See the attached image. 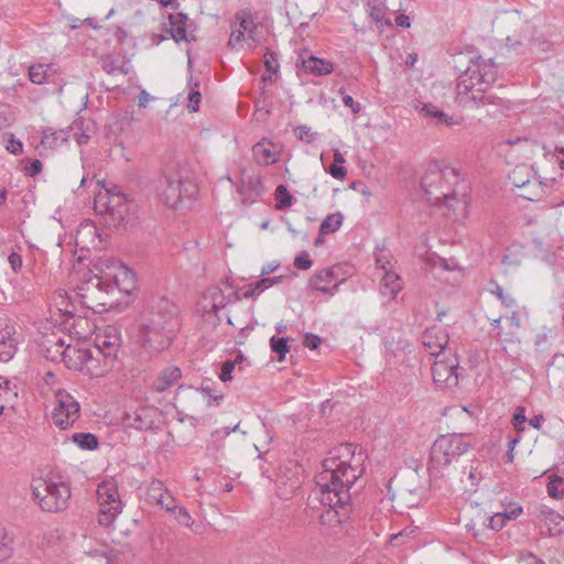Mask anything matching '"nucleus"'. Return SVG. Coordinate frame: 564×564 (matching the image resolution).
Instances as JSON below:
<instances>
[{
  "label": "nucleus",
  "mask_w": 564,
  "mask_h": 564,
  "mask_svg": "<svg viewBox=\"0 0 564 564\" xmlns=\"http://www.w3.org/2000/svg\"><path fill=\"white\" fill-rule=\"evenodd\" d=\"M350 444H341L328 452L321 463L319 470V524L326 527L329 534H336L341 528L344 509L347 499L346 485L352 484L355 475L347 462Z\"/></svg>",
  "instance_id": "1"
},
{
  "label": "nucleus",
  "mask_w": 564,
  "mask_h": 564,
  "mask_svg": "<svg viewBox=\"0 0 564 564\" xmlns=\"http://www.w3.org/2000/svg\"><path fill=\"white\" fill-rule=\"evenodd\" d=\"M180 329V308L163 296L153 301L141 316L138 340L145 351L158 354L172 345Z\"/></svg>",
  "instance_id": "2"
},
{
  "label": "nucleus",
  "mask_w": 564,
  "mask_h": 564,
  "mask_svg": "<svg viewBox=\"0 0 564 564\" xmlns=\"http://www.w3.org/2000/svg\"><path fill=\"white\" fill-rule=\"evenodd\" d=\"M498 66L492 58L477 57L469 61L457 82V102L465 108L497 106L508 108V100L497 96L492 85L498 78Z\"/></svg>",
  "instance_id": "3"
},
{
  "label": "nucleus",
  "mask_w": 564,
  "mask_h": 564,
  "mask_svg": "<svg viewBox=\"0 0 564 564\" xmlns=\"http://www.w3.org/2000/svg\"><path fill=\"white\" fill-rule=\"evenodd\" d=\"M155 191L162 203L178 209L185 199L191 202L196 196L198 187L188 171L169 167L158 178Z\"/></svg>",
  "instance_id": "4"
},
{
  "label": "nucleus",
  "mask_w": 564,
  "mask_h": 564,
  "mask_svg": "<svg viewBox=\"0 0 564 564\" xmlns=\"http://www.w3.org/2000/svg\"><path fill=\"white\" fill-rule=\"evenodd\" d=\"M31 489L34 499L44 512H61L68 506L70 488L61 479L54 477L33 479Z\"/></svg>",
  "instance_id": "5"
},
{
  "label": "nucleus",
  "mask_w": 564,
  "mask_h": 564,
  "mask_svg": "<svg viewBox=\"0 0 564 564\" xmlns=\"http://www.w3.org/2000/svg\"><path fill=\"white\" fill-rule=\"evenodd\" d=\"M470 447L464 434H452L438 436L430 453L429 469L431 473L441 474L444 468L465 454Z\"/></svg>",
  "instance_id": "6"
},
{
  "label": "nucleus",
  "mask_w": 564,
  "mask_h": 564,
  "mask_svg": "<svg viewBox=\"0 0 564 564\" xmlns=\"http://www.w3.org/2000/svg\"><path fill=\"white\" fill-rule=\"evenodd\" d=\"M97 272L91 271V275L84 279L77 286L78 295L82 297L83 303L93 310H106L107 306H112L113 285L108 279L106 271L96 268Z\"/></svg>",
  "instance_id": "7"
},
{
  "label": "nucleus",
  "mask_w": 564,
  "mask_h": 564,
  "mask_svg": "<svg viewBox=\"0 0 564 564\" xmlns=\"http://www.w3.org/2000/svg\"><path fill=\"white\" fill-rule=\"evenodd\" d=\"M95 212L104 217L108 227L119 228L129 213V203L127 197L113 188L100 189L94 199Z\"/></svg>",
  "instance_id": "8"
},
{
  "label": "nucleus",
  "mask_w": 564,
  "mask_h": 564,
  "mask_svg": "<svg viewBox=\"0 0 564 564\" xmlns=\"http://www.w3.org/2000/svg\"><path fill=\"white\" fill-rule=\"evenodd\" d=\"M458 173L454 167H445L443 170L434 166L426 171L421 181L422 189L424 191L427 202L434 205L444 204L449 205V194L443 189V181L449 178H457Z\"/></svg>",
  "instance_id": "9"
},
{
  "label": "nucleus",
  "mask_w": 564,
  "mask_h": 564,
  "mask_svg": "<svg viewBox=\"0 0 564 564\" xmlns=\"http://www.w3.org/2000/svg\"><path fill=\"white\" fill-rule=\"evenodd\" d=\"M97 498L100 506L98 522L102 527H109L122 511L117 484L112 479L104 480L97 488Z\"/></svg>",
  "instance_id": "10"
},
{
  "label": "nucleus",
  "mask_w": 564,
  "mask_h": 564,
  "mask_svg": "<svg viewBox=\"0 0 564 564\" xmlns=\"http://www.w3.org/2000/svg\"><path fill=\"white\" fill-rule=\"evenodd\" d=\"M80 405L65 390H57L55 393V406L52 411V422L61 430L70 427L79 417Z\"/></svg>",
  "instance_id": "11"
},
{
  "label": "nucleus",
  "mask_w": 564,
  "mask_h": 564,
  "mask_svg": "<svg viewBox=\"0 0 564 564\" xmlns=\"http://www.w3.org/2000/svg\"><path fill=\"white\" fill-rule=\"evenodd\" d=\"M169 21L171 24L170 34L176 43L182 41L187 43L196 42L197 39L195 32L197 30V25L194 21L189 20L186 13H171L169 15Z\"/></svg>",
  "instance_id": "12"
},
{
  "label": "nucleus",
  "mask_w": 564,
  "mask_h": 564,
  "mask_svg": "<svg viewBox=\"0 0 564 564\" xmlns=\"http://www.w3.org/2000/svg\"><path fill=\"white\" fill-rule=\"evenodd\" d=\"M458 360L456 357L449 359H437L432 367L434 382L437 386L453 387L458 383Z\"/></svg>",
  "instance_id": "13"
},
{
  "label": "nucleus",
  "mask_w": 564,
  "mask_h": 564,
  "mask_svg": "<svg viewBox=\"0 0 564 564\" xmlns=\"http://www.w3.org/2000/svg\"><path fill=\"white\" fill-rule=\"evenodd\" d=\"M108 279L113 285L115 296L119 293L129 294L135 288V274L129 268L120 265L106 271Z\"/></svg>",
  "instance_id": "14"
},
{
  "label": "nucleus",
  "mask_w": 564,
  "mask_h": 564,
  "mask_svg": "<svg viewBox=\"0 0 564 564\" xmlns=\"http://www.w3.org/2000/svg\"><path fill=\"white\" fill-rule=\"evenodd\" d=\"M421 340L430 355L440 358L448 344V335L440 327H431L422 334Z\"/></svg>",
  "instance_id": "15"
},
{
  "label": "nucleus",
  "mask_w": 564,
  "mask_h": 564,
  "mask_svg": "<svg viewBox=\"0 0 564 564\" xmlns=\"http://www.w3.org/2000/svg\"><path fill=\"white\" fill-rule=\"evenodd\" d=\"M14 326L7 318H0V361L8 362L17 352Z\"/></svg>",
  "instance_id": "16"
},
{
  "label": "nucleus",
  "mask_w": 564,
  "mask_h": 564,
  "mask_svg": "<svg viewBox=\"0 0 564 564\" xmlns=\"http://www.w3.org/2000/svg\"><path fill=\"white\" fill-rule=\"evenodd\" d=\"M346 281V273L343 267L337 264L332 268H326L319 271V285L318 291L323 294L332 296L338 286Z\"/></svg>",
  "instance_id": "17"
},
{
  "label": "nucleus",
  "mask_w": 564,
  "mask_h": 564,
  "mask_svg": "<svg viewBox=\"0 0 564 564\" xmlns=\"http://www.w3.org/2000/svg\"><path fill=\"white\" fill-rule=\"evenodd\" d=\"M297 76L301 78L302 84L307 83L304 76L317 75V56L312 52L304 50L300 53L296 59Z\"/></svg>",
  "instance_id": "18"
},
{
  "label": "nucleus",
  "mask_w": 564,
  "mask_h": 564,
  "mask_svg": "<svg viewBox=\"0 0 564 564\" xmlns=\"http://www.w3.org/2000/svg\"><path fill=\"white\" fill-rule=\"evenodd\" d=\"M95 346L98 352L102 354L107 359H113L120 346V338L117 334L110 333L98 335L95 339Z\"/></svg>",
  "instance_id": "19"
},
{
  "label": "nucleus",
  "mask_w": 564,
  "mask_h": 564,
  "mask_svg": "<svg viewBox=\"0 0 564 564\" xmlns=\"http://www.w3.org/2000/svg\"><path fill=\"white\" fill-rule=\"evenodd\" d=\"M402 290L400 275L393 271H386L380 283V293L393 300Z\"/></svg>",
  "instance_id": "20"
},
{
  "label": "nucleus",
  "mask_w": 564,
  "mask_h": 564,
  "mask_svg": "<svg viewBox=\"0 0 564 564\" xmlns=\"http://www.w3.org/2000/svg\"><path fill=\"white\" fill-rule=\"evenodd\" d=\"M182 372L178 367H170L164 369L153 382V389L158 392H163L170 387L177 383L181 379Z\"/></svg>",
  "instance_id": "21"
},
{
  "label": "nucleus",
  "mask_w": 564,
  "mask_h": 564,
  "mask_svg": "<svg viewBox=\"0 0 564 564\" xmlns=\"http://www.w3.org/2000/svg\"><path fill=\"white\" fill-rule=\"evenodd\" d=\"M283 280V276H273V278H262L259 281L251 283L247 286L245 292L241 294L245 299H256L258 297L263 291L268 290L269 288L281 283Z\"/></svg>",
  "instance_id": "22"
},
{
  "label": "nucleus",
  "mask_w": 564,
  "mask_h": 564,
  "mask_svg": "<svg viewBox=\"0 0 564 564\" xmlns=\"http://www.w3.org/2000/svg\"><path fill=\"white\" fill-rule=\"evenodd\" d=\"M253 156L259 164L269 165L276 161V152L272 143L258 142L252 148Z\"/></svg>",
  "instance_id": "23"
},
{
  "label": "nucleus",
  "mask_w": 564,
  "mask_h": 564,
  "mask_svg": "<svg viewBox=\"0 0 564 564\" xmlns=\"http://www.w3.org/2000/svg\"><path fill=\"white\" fill-rule=\"evenodd\" d=\"M421 113L426 118L435 119L436 124H443L446 127L458 124L456 119L448 116L433 104H424L421 108Z\"/></svg>",
  "instance_id": "24"
},
{
  "label": "nucleus",
  "mask_w": 564,
  "mask_h": 564,
  "mask_svg": "<svg viewBox=\"0 0 564 564\" xmlns=\"http://www.w3.org/2000/svg\"><path fill=\"white\" fill-rule=\"evenodd\" d=\"M56 69L53 64H35L29 69V77L33 84L42 85L48 83Z\"/></svg>",
  "instance_id": "25"
},
{
  "label": "nucleus",
  "mask_w": 564,
  "mask_h": 564,
  "mask_svg": "<svg viewBox=\"0 0 564 564\" xmlns=\"http://www.w3.org/2000/svg\"><path fill=\"white\" fill-rule=\"evenodd\" d=\"M70 440L84 451H94L99 444L98 437L93 433H74Z\"/></svg>",
  "instance_id": "26"
},
{
  "label": "nucleus",
  "mask_w": 564,
  "mask_h": 564,
  "mask_svg": "<svg viewBox=\"0 0 564 564\" xmlns=\"http://www.w3.org/2000/svg\"><path fill=\"white\" fill-rule=\"evenodd\" d=\"M344 220L341 213L329 214L319 225V235H327L339 229Z\"/></svg>",
  "instance_id": "27"
},
{
  "label": "nucleus",
  "mask_w": 564,
  "mask_h": 564,
  "mask_svg": "<svg viewBox=\"0 0 564 564\" xmlns=\"http://www.w3.org/2000/svg\"><path fill=\"white\" fill-rule=\"evenodd\" d=\"M68 138L69 131L67 130L51 131L48 129L43 132L41 143L44 147L54 148L57 145V141H61V143L67 142Z\"/></svg>",
  "instance_id": "28"
},
{
  "label": "nucleus",
  "mask_w": 564,
  "mask_h": 564,
  "mask_svg": "<svg viewBox=\"0 0 564 564\" xmlns=\"http://www.w3.org/2000/svg\"><path fill=\"white\" fill-rule=\"evenodd\" d=\"M200 98H202V95L199 91V83L193 82V76L191 75L189 79H188V95H187V99H188L187 108L191 112L198 111Z\"/></svg>",
  "instance_id": "29"
},
{
  "label": "nucleus",
  "mask_w": 564,
  "mask_h": 564,
  "mask_svg": "<svg viewBox=\"0 0 564 564\" xmlns=\"http://www.w3.org/2000/svg\"><path fill=\"white\" fill-rule=\"evenodd\" d=\"M345 159L338 151L334 154V163L330 165H324L326 173L330 174L334 178L343 180L346 176V169L343 166Z\"/></svg>",
  "instance_id": "30"
},
{
  "label": "nucleus",
  "mask_w": 564,
  "mask_h": 564,
  "mask_svg": "<svg viewBox=\"0 0 564 564\" xmlns=\"http://www.w3.org/2000/svg\"><path fill=\"white\" fill-rule=\"evenodd\" d=\"M275 208L279 210H284L285 208L292 205V195L289 193L285 185H278L275 193Z\"/></svg>",
  "instance_id": "31"
},
{
  "label": "nucleus",
  "mask_w": 564,
  "mask_h": 564,
  "mask_svg": "<svg viewBox=\"0 0 564 564\" xmlns=\"http://www.w3.org/2000/svg\"><path fill=\"white\" fill-rule=\"evenodd\" d=\"M165 510L171 512L177 522L186 528H191L193 520L188 511L180 506H166Z\"/></svg>",
  "instance_id": "32"
},
{
  "label": "nucleus",
  "mask_w": 564,
  "mask_h": 564,
  "mask_svg": "<svg viewBox=\"0 0 564 564\" xmlns=\"http://www.w3.org/2000/svg\"><path fill=\"white\" fill-rule=\"evenodd\" d=\"M270 347L278 355L279 361H282L289 352L288 340L284 337L272 336L270 338Z\"/></svg>",
  "instance_id": "33"
},
{
  "label": "nucleus",
  "mask_w": 564,
  "mask_h": 564,
  "mask_svg": "<svg viewBox=\"0 0 564 564\" xmlns=\"http://www.w3.org/2000/svg\"><path fill=\"white\" fill-rule=\"evenodd\" d=\"M12 542V538L4 530H0V561L11 556Z\"/></svg>",
  "instance_id": "34"
},
{
  "label": "nucleus",
  "mask_w": 564,
  "mask_h": 564,
  "mask_svg": "<svg viewBox=\"0 0 564 564\" xmlns=\"http://www.w3.org/2000/svg\"><path fill=\"white\" fill-rule=\"evenodd\" d=\"M236 20L239 22L240 29L243 32H249L250 34L256 29L254 22L252 20L251 13L246 11H239L236 13Z\"/></svg>",
  "instance_id": "35"
},
{
  "label": "nucleus",
  "mask_w": 564,
  "mask_h": 564,
  "mask_svg": "<svg viewBox=\"0 0 564 564\" xmlns=\"http://www.w3.org/2000/svg\"><path fill=\"white\" fill-rule=\"evenodd\" d=\"M56 352L59 354L64 362H67V358H72V355H77V358L80 360H87L89 356V351L87 349H76L69 345L66 346V348H64L62 351L56 349Z\"/></svg>",
  "instance_id": "36"
},
{
  "label": "nucleus",
  "mask_w": 564,
  "mask_h": 564,
  "mask_svg": "<svg viewBox=\"0 0 564 564\" xmlns=\"http://www.w3.org/2000/svg\"><path fill=\"white\" fill-rule=\"evenodd\" d=\"M387 6H377L376 3H367V12L369 17L377 23H382L384 21Z\"/></svg>",
  "instance_id": "37"
},
{
  "label": "nucleus",
  "mask_w": 564,
  "mask_h": 564,
  "mask_svg": "<svg viewBox=\"0 0 564 564\" xmlns=\"http://www.w3.org/2000/svg\"><path fill=\"white\" fill-rule=\"evenodd\" d=\"M264 57H265L264 65H265L267 72H269L270 74H276L279 64L275 58V54L267 53ZM261 79L263 82L271 80V75H262Z\"/></svg>",
  "instance_id": "38"
},
{
  "label": "nucleus",
  "mask_w": 564,
  "mask_h": 564,
  "mask_svg": "<svg viewBox=\"0 0 564 564\" xmlns=\"http://www.w3.org/2000/svg\"><path fill=\"white\" fill-rule=\"evenodd\" d=\"M563 479L556 475H553L547 482V494L551 498L561 499L564 496V491L558 490V485Z\"/></svg>",
  "instance_id": "39"
},
{
  "label": "nucleus",
  "mask_w": 564,
  "mask_h": 564,
  "mask_svg": "<svg viewBox=\"0 0 564 564\" xmlns=\"http://www.w3.org/2000/svg\"><path fill=\"white\" fill-rule=\"evenodd\" d=\"M294 135L306 143H311L315 140V132L307 126H299L293 130Z\"/></svg>",
  "instance_id": "40"
},
{
  "label": "nucleus",
  "mask_w": 564,
  "mask_h": 564,
  "mask_svg": "<svg viewBox=\"0 0 564 564\" xmlns=\"http://www.w3.org/2000/svg\"><path fill=\"white\" fill-rule=\"evenodd\" d=\"M491 293L495 294L506 307L514 306L516 300L513 296L511 294H506L499 284L495 283V288L491 290Z\"/></svg>",
  "instance_id": "41"
},
{
  "label": "nucleus",
  "mask_w": 564,
  "mask_h": 564,
  "mask_svg": "<svg viewBox=\"0 0 564 564\" xmlns=\"http://www.w3.org/2000/svg\"><path fill=\"white\" fill-rule=\"evenodd\" d=\"M102 69L108 74H115L117 72L127 74L128 69L124 68V64H119L115 59L106 58L102 61Z\"/></svg>",
  "instance_id": "42"
},
{
  "label": "nucleus",
  "mask_w": 564,
  "mask_h": 564,
  "mask_svg": "<svg viewBox=\"0 0 564 564\" xmlns=\"http://www.w3.org/2000/svg\"><path fill=\"white\" fill-rule=\"evenodd\" d=\"M293 264L297 270H307L312 267L313 262L308 253L303 251L295 257Z\"/></svg>",
  "instance_id": "43"
},
{
  "label": "nucleus",
  "mask_w": 564,
  "mask_h": 564,
  "mask_svg": "<svg viewBox=\"0 0 564 564\" xmlns=\"http://www.w3.org/2000/svg\"><path fill=\"white\" fill-rule=\"evenodd\" d=\"M151 424L152 422L143 419L140 413H134L132 421L130 422V426L139 431L150 430Z\"/></svg>",
  "instance_id": "44"
},
{
  "label": "nucleus",
  "mask_w": 564,
  "mask_h": 564,
  "mask_svg": "<svg viewBox=\"0 0 564 564\" xmlns=\"http://www.w3.org/2000/svg\"><path fill=\"white\" fill-rule=\"evenodd\" d=\"M525 421L524 408H518L516 413L512 415V425L518 432H522L524 430L523 424Z\"/></svg>",
  "instance_id": "45"
},
{
  "label": "nucleus",
  "mask_w": 564,
  "mask_h": 564,
  "mask_svg": "<svg viewBox=\"0 0 564 564\" xmlns=\"http://www.w3.org/2000/svg\"><path fill=\"white\" fill-rule=\"evenodd\" d=\"M505 516L506 514H503L502 512H497L496 514L488 519V527L495 531L501 530L505 527L506 522Z\"/></svg>",
  "instance_id": "46"
},
{
  "label": "nucleus",
  "mask_w": 564,
  "mask_h": 564,
  "mask_svg": "<svg viewBox=\"0 0 564 564\" xmlns=\"http://www.w3.org/2000/svg\"><path fill=\"white\" fill-rule=\"evenodd\" d=\"M514 564H545L541 558L536 557L533 553H522L518 556Z\"/></svg>",
  "instance_id": "47"
},
{
  "label": "nucleus",
  "mask_w": 564,
  "mask_h": 564,
  "mask_svg": "<svg viewBox=\"0 0 564 564\" xmlns=\"http://www.w3.org/2000/svg\"><path fill=\"white\" fill-rule=\"evenodd\" d=\"M234 369H235L234 361H231V360L225 361L221 366V371L219 375L220 380L224 382L231 380V378H232L231 373H232Z\"/></svg>",
  "instance_id": "48"
},
{
  "label": "nucleus",
  "mask_w": 564,
  "mask_h": 564,
  "mask_svg": "<svg viewBox=\"0 0 564 564\" xmlns=\"http://www.w3.org/2000/svg\"><path fill=\"white\" fill-rule=\"evenodd\" d=\"M6 149L12 154H21L23 152V143L19 140H15L13 135L10 137L9 142Z\"/></svg>",
  "instance_id": "49"
},
{
  "label": "nucleus",
  "mask_w": 564,
  "mask_h": 564,
  "mask_svg": "<svg viewBox=\"0 0 564 564\" xmlns=\"http://www.w3.org/2000/svg\"><path fill=\"white\" fill-rule=\"evenodd\" d=\"M245 40V32L242 30H232L230 34V39L228 41V45L232 48L236 47V45L242 43Z\"/></svg>",
  "instance_id": "50"
},
{
  "label": "nucleus",
  "mask_w": 564,
  "mask_h": 564,
  "mask_svg": "<svg viewBox=\"0 0 564 564\" xmlns=\"http://www.w3.org/2000/svg\"><path fill=\"white\" fill-rule=\"evenodd\" d=\"M8 261L10 263V267L11 269L14 271V272H18L21 268H22V258L19 253L17 252H12L9 257H8Z\"/></svg>",
  "instance_id": "51"
},
{
  "label": "nucleus",
  "mask_w": 564,
  "mask_h": 564,
  "mask_svg": "<svg viewBox=\"0 0 564 564\" xmlns=\"http://www.w3.org/2000/svg\"><path fill=\"white\" fill-rule=\"evenodd\" d=\"M212 296H216L218 302H227V304L231 302V296H234L235 300H240L242 297L238 292H235L234 294L229 295L228 299H226V296L218 288L213 290Z\"/></svg>",
  "instance_id": "52"
},
{
  "label": "nucleus",
  "mask_w": 564,
  "mask_h": 564,
  "mask_svg": "<svg viewBox=\"0 0 564 564\" xmlns=\"http://www.w3.org/2000/svg\"><path fill=\"white\" fill-rule=\"evenodd\" d=\"M10 392V380L0 376V401L6 399Z\"/></svg>",
  "instance_id": "53"
},
{
  "label": "nucleus",
  "mask_w": 564,
  "mask_h": 564,
  "mask_svg": "<svg viewBox=\"0 0 564 564\" xmlns=\"http://www.w3.org/2000/svg\"><path fill=\"white\" fill-rule=\"evenodd\" d=\"M343 102L346 107H349L354 113H358L360 111L359 102H356L351 96L345 95L343 97Z\"/></svg>",
  "instance_id": "54"
},
{
  "label": "nucleus",
  "mask_w": 564,
  "mask_h": 564,
  "mask_svg": "<svg viewBox=\"0 0 564 564\" xmlns=\"http://www.w3.org/2000/svg\"><path fill=\"white\" fill-rule=\"evenodd\" d=\"M303 344L310 349H317V335L307 333L304 337Z\"/></svg>",
  "instance_id": "55"
},
{
  "label": "nucleus",
  "mask_w": 564,
  "mask_h": 564,
  "mask_svg": "<svg viewBox=\"0 0 564 564\" xmlns=\"http://www.w3.org/2000/svg\"><path fill=\"white\" fill-rule=\"evenodd\" d=\"M154 99L147 90L142 89L138 96L139 108H145L150 100Z\"/></svg>",
  "instance_id": "56"
},
{
  "label": "nucleus",
  "mask_w": 564,
  "mask_h": 564,
  "mask_svg": "<svg viewBox=\"0 0 564 564\" xmlns=\"http://www.w3.org/2000/svg\"><path fill=\"white\" fill-rule=\"evenodd\" d=\"M506 520L517 519L522 513V508L519 506H513L510 509L502 512Z\"/></svg>",
  "instance_id": "57"
},
{
  "label": "nucleus",
  "mask_w": 564,
  "mask_h": 564,
  "mask_svg": "<svg viewBox=\"0 0 564 564\" xmlns=\"http://www.w3.org/2000/svg\"><path fill=\"white\" fill-rule=\"evenodd\" d=\"M334 70L333 63L324 58H319V76L330 74Z\"/></svg>",
  "instance_id": "58"
},
{
  "label": "nucleus",
  "mask_w": 564,
  "mask_h": 564,
  "mask_svg": "<svg viewBox=\"0 0 564 564\" xmlns=\"http://www.w3.org/2000/svg\"><path fill=\"white\" fill-rule=\"evenodd\" d=\"M42 162L37 159L32 160L30 166L28 167V173L30 176H35L42 171Z\"/></svg>",
  "instance_id": "59"
},
{
  "label": "nucleus",
  "mask_w": 564,
  "mask_h": 564,
  "mask_svg": "<svg viewBox=\"0 0 564 564\" xmlns=\"http://www.w3.org/2000/svg\"><path fill=\"white\" fill-rule=\"evenodd\" d=\"M238 430H239V424L231 426V427H224L223 430H216L212 433V436L215 437L218 435H223V437H226V436L230 435L232 432H236Z\"/></svg>",
  "instance_id": "60"
},
{
  "label": "nucleus",
  "mask_w": 564,
  "mask_h": 564,
  "mask_svg": "<svg viewBox=\"0 0 564 564\" xmlns=\"http://www.w3.org/2000/svg\"><path fill=\"white\" fill-rule=\"evenodd\" d=\"M200 391L208 398H212L214 399L215 401H220L223 400V395L221 394H214L213 393V389L210 386L206 384V386H202L200 388Z\"/></svg>",
  "instance_id": "61"
},
{
  "label": "nucleus",
  "mask_w": 564,
  "mask_h": 564,
  "mask_svg": "<svg viewBox=\"0 0 564 564\" xmlns=\"http://www.w3.org/2000/svg\"><path fill=\"white\" fill-rule=\"evenodd\" d=\"M543 422L544 417L542 414H536L529 420V424L535 430H540Z\"/></svg>",
  "instance_id": "62"
},
{
  "label": "nucleus",
  "mask_w": 564,
  "mask_h": 564,
  "mask_svg": "<svg viewBox=\"0 0 564 564\" xmlns=\"http://www.w3.org/2000/svg\"><path fill=\"white\" fill-rule=\"evenodd\" d=\"M545 519L547 521H550L551 523H554V524H558L562 520V517L560 516V513H557L556 511L554 510H549L546 513H545Z\"/></svg>",
  "instance_id": "63"
},
{
  "label": "nucleus",
  "mask_w": 564,
  "mask_h": 564,
  "mask_svg": "<svg viewBox=\"0 0 564 564\" xmlns=\"http://www.w3.org/2000/svg\"><path fill=\"white\" fill-rule=\"evenodd\" d=\"M212 300H213L212 311L215 315H218L219 311L223 310L227 305V302H218V299L216 296H212Z\"/></svg>",
  "instance_id": "64"
}]
</instances>
